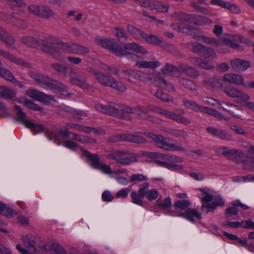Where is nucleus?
Here are the masks:
<instances>
[{
	"label": "nucleus",
	"instance_id": "obj_20",
	"mask_svg": "<svg viewBox=\"0 0 254 254\" xmlns=\"http://www.w3.org/2000/svg\"><path fill=\"white\" fill-rule=\"evenodd\" d=\"M97 44L102 46V47L108 49L114 54L115 55V52L118 50L120 46L115 45V40L114 39L106 38H97L96 39Z\"/></svg>",
	"mask_w": 254,
	"mask_h": 254
},
{
	"label": "nucleus",
	"instance_id": "obj_4",
	"mask_svg": "<svg viewBox=\"0 0 254 254\" xmlns=\"http://www.w3.org/2000/svg\"><path fill=\"white\" fill-rule=\"evenodd\" d=\"M95 76L98 82L104 86L112 87L120 92L126 91L127 88L124 84L118 82L111 76L99 72V73L95 74Z\"/></svg>",
	"mask_w": 254,
	"mask_h": 254
},
{
	"label": "nucleus",
	"instance_id": "obj_38",
	"mask_svg": "<svg viewBox=\"0 0 254 254\" xmlns=\"http://www.w3.org/2000/svg\"><path fill=\"white\" fill-rule=\"evenodd\" d=\"M203 83L205 85L212 88H220L223 87L219 79L216 77L206 78L203 80Z\"/></svg>",
	"mask_w": 254,
	"mask_h": 254
},
{
	"label": "nucleus",
	"instance_id": "obj_55",
	"mask_svg": "<svg viewBox=\"0 0 254 254\" xmlns=\"http://www.w3.org/2000/svg\"><path fill=\"white\" fill-rule=\"evenodd\" d=\"M204 114H208V115L212 116L219 120H222L223 117L224 116L221 113L218 112L215 109L210 108L209 107H206V109Z\"/></svg>",
	"mask_w": 254,
	"mask_h": 254
},
{
	"label": "nucleus",
	"instance_id": "obj_39",
	"mask_svg": "<svg viewBox=\"0 0 254 254\" xmlns=\"http://www.w3.org/2000/svg\"><path fill=\"white\" fill-rule=\"evenodd\" d=\"M51 253L52 254H79L75 250L67 252L63 247L59 245H53L51 249Z\"/></svg>",
	"mask_w": 254,
	"mask_h": 254
},
{
	"label": "nucleus",
	"instance_id": "obj_62",
	"mask_svg": "<svg viewBox=\"0 0 254 254\" xmlns=\"http://www.w3.org/2000/svg\"><path fill=\"white\" fill-rule=\"evenodd\" d=\"M150 184L148 183L144 182L139 186L138 192L144 197L146 196L148 192V189Z\"/></svg>",
	"mask_w": 254,
	"mask_h": 254
},
{
	"label": "nucleus",
	"instance_id": "obj_25",
	"mask_svg": "<svg viewBox=\"0 0 254 254\" xmlns=\"http://www.w3.org/2000/svg\"><path fill=\"white\" fill-rule=\"evenodd\" d=\"M28 75L34 80L38 81L42 85L45 86L47 88H48L49 86H51V82L52 79L47 76L40 74L33 71H30L28 72Z\"/></svg>",
	"mask_w": 254,
	"mask_h": 254
},
{
	"label": "nucleus",
	"instance_id": "obj_57",
	"mask_svg": "<svg viewBox=\"0 0 254 254\" xmlns=\"http://www.w3.org/2000/svg\"><path fill=\"white\" fill-rule=\"evenodd\" d=\"M161 80L162 84L157 83V84L160 87L164 88L169 92H174L175 91V88L172 83L168 82L165 79H161Z\"/></svg>",
	"mask_w": 254,
	"mask_h": 254
},
{
	"label": "nucleus",
	"instance_id": "obj_35",
	"mask_svg": "<svg viewBox=\"0 0 254 254\" xmlns=\"http://www.w3.org/2000/svg\"><path fill=\"white\" fill-rule=\"evenodd\" d=\"M0 96L6 99H13L16 96V93L14 90L1 86H0Z\"/></svg>",
	"mask_w": 254,
	"mask_h": 254
},
{
	"label": "nucleus",
	"instance_id": "obj_13",
	"mask_svg": "<svg viewBox=\"0 0 254 254\" xmlns=\"http://www.w3.org/2000/svg\"><path fill=\"white\" fill-rule=\"evenodd\" d=\"M25 94L29 97L41 102L45 105L49 104L51 101H55L54 96L45 94L34 88L27 90Z\"/></svg>",
	"mask_w": 254,
	"mask_h": 254
},
{
	"label": "nucleus",
	"instance_id": "obj_11",
	"mask_svg": "<svg viewBox=\"0 0 254 254\" xmlns=\"http://www.w3.org/2000/svg\"><path fill=\"white\" fill-rule=\"evenodd\" d=\"M62 50L69 53L79 55H85L90 52V50L88 47L73 42L64 43L63 41L61 47Z\"/></svg>",
	"mask_w": 254,
	"mask_h": 254
},
{
	"label": "nucleus",
	"instance_id": "obj_24",
	"mask_svg": "<svg viewBox=\"0 0 254 254\" xmlns=\"http://www.w3.org/2000/svg\"><path fill=\"white\" fill-rule=\"evenodd\" d=\"M217 152L220 154H222L229 158H232L237 154H244V152L242 150L230 149L229 147L226 146H222L217 148Z\"/></svg>",
	"mask_w": 254,
	"mask_h": 254
},
{
	"label": "nucleus",
	"instance_id": "obj_44",
	"mask_svg": "<svg viewBox=\"0 0 254 254\" xmlns=\"http://www.w3.org/2000/svg\"><path fill=\"white\" fill-rule=\"evenodd\" d=\"M156 206L162 210L170 208L172 206V201L171 198L170 197H167L163 200H157L156 202Z\"/></svg>",
	"mask_w": 254,
	"mask_h": 254
},
{
	"label": "nucleus",
	"instance_id": "obj_26",
	"mask_svg": "<svg viewBox=\"0 0 254 254\" xmlns=\"http://www.w3.org/2000/svg\"><path fill=\"white\" fill-rule=\"evenodd\" d=\"M21 42L28 47L39 49V43L42 42V39L30 36H24L21 38Z\"/></svg>",
	"mask_w": 254,
	"mask_h": 254
},
{
	"label": "nucleus",
	"instance_id": "obj_5",
	"mask_svg": "<svg viewBox=\"0 0 254 254\" xmlns=\"http://www.w3.org/2000/svg\"><path fill=\"white\" fill-rule=\"evenodd\" d=\"M95 107L97 110L103 113L127 121L131 120V117L130 115H125L124 113L121 112L120 105L114 104L106 106L101 104H97L95 105Z\"/></svg>",
	"mask_w": 254,
	"mask_h": 254
},
{
	"label": "nucleus",
	"instance_id": "obj_10",
	"mask_svg": "<svg viewBox=\"0 0 254 254\" xmlns=\"http://www.w3.org/2000/svg\"><path fill=\"white\" fill-rule=\"evenodd\" d=\"M84 155L91 161V166L93 168L99 169L105 174H112V170L110 166L101 163L100 162V158L97 155L95 154H92L88 151L84 152Z\"/></svg>",
	"mask_w": 254,
	"mask_h": 254
},
{
	"label": "nucleus",
	"instance_id": "obj_46",
	"mask_svg": "<svg viewBox=\"0 0 254 254\" xmlns=\"http://www.w3.org/2000/svg\"><path fill=\"white\" fill-rule=\"evenodd\" d=\"M65 127H68L70 129H75L79 131L83 132H88L89 131V129L87 126H82L79 124H73V123H66Z\"/></svg>",
	"mask_w": 254,
	"mask_h": 254
},
{
	"label": "nucleus",
	"instance_id": "obj_56",
	"mask_svg": "<svg viewBox=\"0 0 254 254\" xmlns=\"http://www.w3.org/2000/svg\"><path fill=\"white\" fill-rule=\"evenodd\" d=\"M211 22V21L207 18L201 15L195 16V20L194 23L197 25H205Z\"/></svg>",
	"mask_w": 254,
	"mask_h": 254
},
{
	"label": "nucleus",
	"instance_id": "obj_15",
	"mask_svg": "<svg viewBox=\"0 0 254 254\" xmlns=\"http://www.w3.org/2000/svg\"><path fill=\"white\" fill-rule=\"evenodd\" d=\"M199 190L202 192L201 196H200L202 203L201 211L208 213L210 204L209 202L213 200V196L211 193L210 189L207 188H200Z\"/></svg>",
	"mask_w": 254,
	"mask_h": 254
},
{
	"label": "nucleus",
	"instance_id": "obj_60",
	"mask_svg": "<svg viewBox=\"0 0 254 254\" xmlns=\"http://www.w3.org/2000/svg\"><path fill=\"white\" fill-rule=\"evenodd\" d=\"M108 141L110 142L125 141V133L111 135L108 137Z\"/></svg>",
	"mask_w": 254,
	"mask_h": 254
},
{
	"label": "nucleus",
	"instance_id": "obj_52",
	"mask_svg": "<svg viewBox=\"0 0 254 254\" xmlns=\"http://www.w3.org/2000/svg\"><path fill=\"white\" fill-rule=\"evenodd\" d=\"M216 137L222 140L230 141L233 140L232 136L231 134L227 132L225 130L219 129L217 132Z\"/></svg>",
	"mask_w": 254,
	"mask_h": 254
},
{
	"label": "nucleus",
	"instance_id": "obj_9",
	"mask_svg": "<svg viewBox=\"0 0 254 254\" xmlns=\"http://www.w3.org/2000/svg\"><path fill=\"white\" fill-rule=\"evenodd\" d=\"M157 111V113L178 123H181L185 125H188L190 124V121L183 116L185 112L183 109H181L180 113L178 114L162 108L161 109H158Z\"/></svg>",
	"mask_w": 254,
	"mask_h": 254
},
{
	"label": "nucleus",
	"instance_id": "obj_27",
	"mask_svg": "<svg viewBox=\"0 0 254 254\" xmlns=\"http://www.w3.org/2000/svg\"><path fill=\"white\" fill-rule=\"evenodd\" d=\"M70 82L84 89H89L90 87L89 84L87 82L86 76L85 75L78 74L74 77H71L70 79Z\"/></svg>",
	"mask_w": 254,
	"mask_h": 254
},
{
	"label": "nucleus",
	"instance_id": "obj_51",
	"mask_svg": "<svg viewBox=\"0 0 254 254\" xmlns=\"http://www.w3.org/2000/svg\"><path fill=\"white\" fill-rule=\"evenodd\" d=\"M135 3L145 8L154 9V0H134Z\"/></svg>",
	"mask_w": 254,
	"mask_h": 254
},
{
	"label": "nucleus",
	"instance_id": "obj_41",
	"mask_svg": "<svg viewBox=\"0 0 254 254\" xmlns=\"http://www.w3.org/2000/svg\"><path fill=\"white\" fill-rule=\"evenodd\" d=\"M161 71L165 75H172L179 73L178 69L172 64H166L161 68Z\"/></svg>",
	"mask_w": 254,
	"mask_h": 254
},
{
	"label": "nucleus",
	"instance_id": "obj_6",
	"mask_svg": "<svg viewBox=\"0 0 254 254\" xmlns=\"http://www.w3.org/2000/svg\"><path fill=\"white\" fill-rule=\"evenodd\" d=\"M115 53V55L119 57L125 56L129 55L128 51H131L134 53L146 55L148 53L147 50L142 46L135 42L128 43L124 45V47L120 46Z\"/></svg>",
	"mask_w": 254,
	"mask_h": 254
},
{
	"label": "nucleus",
	"instance_id": "obj_40",
	"mask_svg": "<svg viewBox=\"0 0 254 254\" xmlns=\"http://www.w3.org/2000/svg\"><path fill=\"white\" fill-rule=\"evenodd\" d=\"M26 127L36 133H40L46 131V127L43 125L37 124L31 121L26 122Z\"/></svg>",
	"mask_w": 254,
	"mask_h": 254
},
{
	"label": "nucleus",
	"instance_id": "obj_14",
	"mask_svg": "<svg viewBox=\"0 0 254 254\" xmlns=\"http://www.w3.org/2000/svg\"><path fill=\"white\" fill-rule=\"evenodd\" d=\"M206 103H207L209 105H211L212 106H216L217 105L219 108H222L224 111L228 112L230 115L233 116V117L235 118L238 119H241V116L239 115L238 114H236L234 111L232 110H228L227 109L225 108L223 106V104L227 105L228 107H232L235 108L238 110H241V108L237 106L236 105H235L233 103H231L230 102H225L223 101H219L217 100H215L214 99L212 98H208L207 100L206 101Z\"/></svg>",
	"mask_w": 254,
	"mask_h": 254
},
{
	"label": "nucleus",
	"instance_id": "obj_31",
	"mask_svg": "<svg viewBox=\"0 0 254 254\" xmlns=\"http://www.w3.org/2000/svg\"><path fill=\"white\" fill-rule=\"evenodd\" d=\"M0 40L8 45H11L15 42L13 36L8 31L0 27Z\"/></svg>",
	"mask_w": 254,
	"mask_h": 254
},
{
	"label": "nucleus",
	"instance_id": "obj_28",
	"mask_svg": "<svg viewBox=\"0 0 254 254\" xmlns=\"http://www.w3.org/2000/svg\"><path fill=\"white\" fill-rule=\"evenodd\" d=\"M191 62L194 65L205 69H211L214 67V64L211 62L206 60H203L200 58H192L191 59Z\"/></svg>",
	"mask_w": 254,
	"mask_h": 254
},
{
	"label": "nucleus",
	"instance_id": "obj_47",
	"mask_svg": "<svg viewBox=\"0 0 254 254\" xmlns=\"http://www.w3.org/2000/svg\"><path fill=\"white\" fill-rule=\"evenodd\" d=\"M202 55L204 58L206 59H215L217 58L215 51L212 48L206 46L204 47Z\"/></svg>",
	"mask_w": 254,
	"mask_h": 254
},
{
	"label": "nucleus",
	"instance_id": "obj_32",
	"mask_svg": "<svg viewBox=\"0 0 254 254\" xmlns=\"http://www.w3.org/2000/svg\"><path fill=\"white\" fill-rule=\"evenodd\" d=\"M179 216L183 217L192 222H194V218L198 219L201 218L200 215L195 209H189L185 212L181 213Z\"/></svg>",
	"mask_w": 254,
	"mask_h": 254
},
{
	"label": "nucleus",
	"instance_id": "obj_2",
	"mask_svg": "<svg viewBox=\"0 0 254 254\" xmlns=\"http://www.w3.org/2000/svg\"><path fill=\"white\" fill-rule=\"evenodd\" d=\"M62 43V41L56 37H48L42 39L39 49L54 56H58L61 52Z\"/></svg>",
	"mask_w": 254,
	"mask_h": 254
},
{
	"label": "nucleus",
	"instance_id": "obj_8",
	"mask_svg": "<svg viewBox=\"0 0 254 254\" xmlns=\"http://www.w3.org/2000/svg\"><path fill=\"white\" fill-rule=\"evenodd\" d=\"M120 110L125 115H128L126 114H135L141 119L149 120L152 118L151 116L148 115L149 109L144 106H136L132 108L125 105H120Z\"/></svg>",
	"mask_w": 254,
	"mask_h": 254
},
{
	"label": "nucleus",
	"instance_id": "obj_63",
	"mask_svg": "<svg viewBox=\"0 0 254 254\" xmlns=\"http://www.w3.org/2000/svg\"><path fill=\"white\" fill-rule=\"evenodd\" d=\"M189 200H178L174 203V206L181 209H185L190 205Z\"/></svg>",
	"mask_w": 254,
	"mask_h": 254
},
{
	"label": "nucleus",
	"instance_id": "obj_19",
	"mask_svg": "<svg viewBox=\"0 0 254 254\" xmlns=\"http://www.w3.org/2000/svg\"><path fill=\"white\" fill-rule=\"evenodd\" d=\"M148 157H158L165 160L169 163H181L183 162V159L178 156L169 154L160 153L157 152H151L148 153Z\"/></svg>",
	"mask_w": 254,
	"mask_h": 254
},
{
	"label": "nucleus",
	"instance_id": "obj_59",
	"mask_svg": "<svg viewBox=\"0 0 254 254\" xmlns=\"http://www.w3.org/2000/svg\"><path fill=\"white\" fill-rule=\"evenodd\" d=\"M147 180V178L143 174H134L130 176L129 178V182L130 183H134L136 182L146 181Z\"/></svg>",
	"mask_w": 254,
	"mask_h": 254
},
{
	"label": "nucleus",
	"instance_id": "obj_61",
	"mask_svg": "<svg viewBox=\"0 0 254 254\" xmlns=\"http://www.w3.org/2000/svg\"><path fill=\"white\" fill-rule=\"evenodd\" d=\"M23 104L31 110L39 111H42V108L29 99L25 100L23 102Z\"/></svg>",
	"mask_w": 254,
	"mask_h": 254
},
{
	"label": "nucleus",
	"instance_id": "obj_43",
	"mask_svg": "<svg viewBox=\"0 0 254 254\" xmlns=\"http://www.w3.org/2000/svg\"><path fill=\"white\" fill-rule=\"evenodd\" d=\"M130 195L132 203L140 206L143 205V202L142 199L143 197L136 190H132Z\"/></svg>",
	"mask_w": 254,
	"mask_h": 254
},
{
	"label": "nucleus",
	"instance_id": "obj_12",
	"mask_svg": "<svg viewBox=\"0 0 254 254\" xmlns=\"http://www.w3.org/2000/svg\"><path fill=\"white\" fill-rule=\"evenodd\" d=\"M24 245L30 249V252L22 248L21 245H17L16 249L21 254H37L36 249L35 247V237L31 234H28L22 238Z\"/></svg>",
	"mask_w": 254,
	"mask_h": 254
},
{
	"label": "nucleus",
	"instance_id": "obj_64",
	"mask_svg": "<svg viewBox=\"0 0 254 254\" xmlns=\"http://www.w3.org/2000/svg\"><path fill=\"white\" fill-rule=\"evenodd\" d=\"M131 190V188L129 187L123 189L117 192H116L115 194V197L117 198H127L128 196V194Z\"/></svg>",
	"mask_w": 254,
	"mask_h": 254
},
{
	"label": "nucleus",
	"instance_id": "obj_17",
	"mask_svg": "<svg viewBox=\"0 0 254 254\" xmlns=\"http://www.w3.org/2000/svg\"><path fill=\"white\" fill-rule=\"evenodd\" d=\"M0 56L18 65L28 68L32 67V65L29 63L17 58L10 53L1 49H0Z\"/></svg>",
	"mask_w": 254,
	"mask_h": 254
},
{
	"label": "nucleus",
	"instance_id": "obj_50",
	"mask_svg": "<svg viewBox=\"0 0 254 254\" xmlns=\"http://www.w3.org/2000/svg\"><path fill=\"white\" fill-rule=\"evenodd\" d=\"M0 213L9 217H13L17 215V212L16 211L8 207L5 204L2 207V210L0 212Z\"/></svg>",
	"mask_w": 254,
	"mask_h": 254
},
{
	"label": "nucleus",
	"instance_id": "obj_1",
	"mask_svg": "<svg viewBox=\"0 0 254 254\" xmlns=\"http://www.w3.org/2000/svg\"><path fill=\"white\" fill-rule=\"evenodd\" d=\"M144 134L147 137L151 138L155 143L157 147L163 150L169 151H185V148L179 145L173 143H169V138H166L160 134H156L152 132H144Z\"/></svg>",
	"mask_w": 254,
	"mask_h": 254
},
{
	"label": "nucleus",
	"instance_id": "obj_7",
	"mask_svg": "<svg viewBox=\"0 0 254 254\" xmlns=\"http://www.w3.org/2000/svg\"><path fill=\"white\" fill-rule=\"evenodd\" d=\"M28 11L43 19H49L54 15V11L49 6L43 5L30 4L27 7Z\"/></svg>",
	"mask_w": 254,
	"mask_h": 254
},
{
	"label": "nucleus",
	"instance_id": "obj_33",
	"mask_svg": "<svg viewBox=\"0 0 254 254\" xmlns=\"http://www.w3.org/2000/svg\"><path fill=\"white\" fill-rule=\"evenodd\" d=\"M125 141L135 143H145L147 140L138 134H129L125 133Z\"/></svg>",
	"mask_w": 254,
	"mask_h": 254
},
{
	"label": "nucleus",
	"instance_id": "obj_21",
	"mask_svg": "<svg viewBox=\"0 0 254 254\" xmlns=\"http://www.w3.org/2000/svg\"><path fill=\"white\" fill-rule=\"evenodd\" d=\"M183 105L187 109L204 113L207 107L199 105L196 102L187 98H182Z\"/></svg>",
	"mask_w": 254,
	"mask_h": 254
},
{
	"label": "nucleus",
	"instance_id": "obj_53",
	"mask_svg": "<svg viewBox=\"0 0 254 254\" xmlns=\"http://www.w3.org/2000/svg\"><path fill=\"white\" fill-rule=\"evenodd\" d=\"M15 107L16 109V114L17 116V118H18L19 121H21L26 127V122H30V121L26 119V114L22 111V110L19 106H15Z\"/></svg>",
	"mask_w": 254,
	"mask_h": 254
},
{
	"label": "nucleus",
	"instance_id": "obj_48",
	"mask_svg": "<svg viewBox=\"0 0 254 254\" xmlns=\"http://www.w3.org/2000/svg\"><path fill=\"white\" fill-rule=\"evenodd\" d=\"M0 75L7 80L11 81L14 78L12 73L6 68L0 67Z\"/></svg>",
	"mask_w": 254,
	"mask_h": 254
},
{
	"label": "nucleus",
	"instance_id": "obj_18",
	"mask_svg": "<svg viewBox=\"0 0 254 254\" xmlns=\"http://www.w3.org/2000/svg\"><path fill=\"white\" fill-rule=\"evenodd\" d=\"M59 132L60 134L63 135L64 137H69L70 135H72V136L71 137V139L78 141L81 143H95L96 142L95 139L91 138L88 136L73 133L67 130L61 129Z\"/></svg>",
	"mask_w": 254,
	"mask_h": 254
},
{
	"label": "nucleus",
	"instance_id": "obj_30",
	"mask_svg": "<svg viewBox=\"0 0 254 254\" xmlns=\"http://www.w3.org/2000/svg\"><path fill=\"white\" fill-rule=\"evenodd\" d=\"M51 86H49L48 88L55 89L58 92L61 93L64 96H66L69 95L68 88L61 83H57L56 81L52 80Z\"/></svg>",
	"mask_w": 254,
	"mask_h": 254
},
{
	"label": "nucleus",
	"instance_id": "obj_16",
	"mask_svg": "<svg viewBox=\"0 0 254 254\" xmlns=\"http://www.w3.org/2000/svg\"><path fill=\"white\" fill-rule=\"evenodd\" d=\"M223 91L228 97L232 98H239L243 102L248 101L250 98L249 95L234 87H225Z\"/></svg>",
	"mask_w": 254,
	"mask_h": 254
},
{
	"label": "nucleus",
	"instance_id": "obj_37",
	"mask_svg": "<svg viewBox=\"0 0 254 254\" xmlns=\"http://www.w3.org/2000/svg\"><path fill=\"white\" fill-rule=\"evenodd\" d=\"M161 65L160 62L158 61H142L137 62L136 63V65L138 67L141 68H150L152 69L155 68Z\"/></svg>",
	"mask_w": 254,
	"mask_h": 254
},
{
	"label": "nucleus",
	"instance_id": "obj_29",
	"mask_svg": "<svg viewBox=\"0 0 254 254\" xmlns=\"http://www.w3.org/2000/svg\"><path fill=\"white\" fill-rule=\"evenodd\" d=\"M193 38L197 41H200L206 44L211 45L212 46H221L223 43L218 39L208 37L204 35L194 36Z\"/></svg>",
	"mask_w": 254,
	"mask_h": 254
},
{
	"label": "nucleus",
	"instance_id": "obj_3",
	"mask_svg": "<svg viewBox=\"0 0 254 254\" xmlns=\"http://www.w3.org/2000/svg\"><path fill=\"white\" fill-rule=\"evenodd\" d=\"M107 156L109 159L115 160L118 164L126 166L137 162L138 155L124 150H115L110 151Z\"/></svg>",
	"mask_w": 254,
	"mask_h": 254
},
{
	"label": "nucleus",
	"instance_id": "obj_58",
	"mask_svg": "<svg viewBox=\"0 0 254 254\" xmlns=\"http://www.w3.org/2000/svg\"><path fill=\"white\" fill-rule=\"evenodd\" d=\"M155 96L163 102H169L172 99L171 97L169 96L167 94L163 92L160 90H157Z\"/></svg>",
	"mask_w": 254,
	"mask_h": 254
},
{
	"label": "nucleus",
	"instance_id": "obj_23",
	"mask_svg": "<svg viewBox=\"0 0 254 254\" xmlns=\"http://www.w3.org/2000/svg\"><path fill=\"white\" fill-rule=\"evenodd\" d=\"M223 80L230 84H236L246 86L242 75L234 73H227L223 76Z\"/></svg>",
	"mask_w": 254,
	"mask_h": 254
},
{
	"label": "nucleus",
	"instance_id": "obj_22",
	"mask_svg": "<svg viewBox=\"0 0 254 254\" xmlns=\"http://www.w3.org/2000/svg\"><path fill=\"white\" fill-rule=\"evenodd\" d=\"M231 65L234 70L244 71L251 66V62L240 59H234L231 61Z\"/></svg>",
	"mask_w": 254,
	"mask_h": 254
},
{
	"label": "nucleus",
	"instance_id": "obj_54",
	"mask_svg": "<svg viewBox=\"0 0 254 254\" xmlns=\"http://www.w3.org/2000/svg\"><path fill=\"white\" fill-rule=\"evenodd\" d=\"M154 9H155L157 11L160 12H167L169 8V6L168 4H164L157 1L154 0Z\"/></svg>",
	"mask_w": 254,
	"mask_h": 254
},
{
	"label": "nucleus",
	"instance_id": "obj_34",
	"mask_svg": "<svg viewBox=\"0 0 254 254\" xmlns=\"http://www.w3.org/2000/svg\"><path fill=\"white\" fill-rule=\"evenodd\" d=\"M142 39L147 43L154 46H159L162 43V40L155 35H148L145 33L143 35Z\"/></svg>",
	"mask_w": 254,
	"mask_h": 254
},
{
	"label": "nucleus",
	"instance_id": "obj_45",
	"mask_svg": "<svg viewBox=\"0 0 254 254\" xmlns=\"http://www.w3.org/2000/svg\"><path fill=\"white\" fill-rule=\"evenodd\" d=\"M183 70L187 75L194 78H197L199 75V72L192 66L185 65Z\"/></svg>",
	"mask_w": 254,
	"mask_h": 254
},
{
	"label": "nucleus",
	"instance_id": "obj_49",
	"mask_svg": "<svg viewBox=\"0 0 254 254\" xmlns=\"http://www.w3.org/2000/svg\"><path fill=\"white\" fill-rule=\"evenodd\" d=\"M212 202L210 203L209 207V211L214 210L218 206H222L224 204V201L220 196L213 197Z\"/></svg>",
	"mask_w": 254,
	"mask_h": 254
},
{
	"label": "nucleus",
	"instance_id": "obj_42",
	"mask_svg": "<svg viewBox=\"0 0 254 254\" xmlns=\"http://www.w3.org/2000/svg\"><path fill=\"white\" fill-rule=\"evenodd\" d=\"M179 82L185 88L190 90L191 91H196L198 89V86L193 81L183 78H179Z\"/></svg>",
	"mask_w": 254,
	"mask_h": 254
},
{
	"label": "nucleus",
	"instance_id": "obj_36",
	"mask_svg": "<svg viewBox=\"0 0 254 254\" xmlns=\"http://www.w3.org/2000/svg\"><path fill=\"white\" fill-rule=\"evenodd\" d=\"M127 31L135 39L140 40L142 39L144 32L135 27L133 25L128 24L127 25Z\"/></svg>",
	"mask_w": 254,
	"mask_h": 254
}]
</instances>
